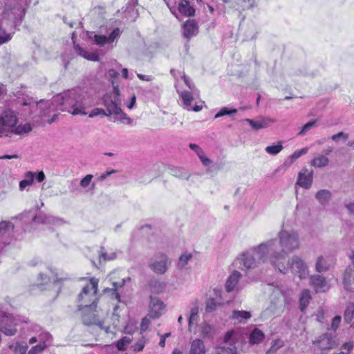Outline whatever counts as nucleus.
Masks as SVG:
<instances>
[{
    "label": "nucleus",
    "instance_id": "f257e3e1",
    "mask_svg": "<svg viewBox=\"0 0 354 354\" xmlns=\"http://www.w3.org/2000/svg\"><path fill=\"white\" fill-rule=\"evenodd\" d=\"M279 241L276 239L268 240L274 243L270 252V263L281 273L288 272V266L286 265L287 256L289 253L300 248L299 235L295 230H281L277 234Z\"/></svg>",
    "mask_w": 354,
    "mask_h": 354
},
{
    "label": "nucleus",
    "instance_id": "f03ea898",
    "mask_svg": "<svg viewBox=\"0 0 354 354\" xmlns=\"http://www.w3.org/2000/svg\"><path fill=\"white\" fill-rule=\"evenodd\" d=\"M53 104L61 111L74 115H87L86 110L93 105L92 99L83 95L79 89L68 90L56 95L53 97Z\"/></svg>",
    "mask_w": 354,
    "mask_h": 354
},
{
    "label": "nucleus",
    "instance_id": "7ed1b4c3",
    "mask_svg": "<svg viewBox=\"0 0 354 354\" xmlns=\"http://www.w3.org/2000/svg\"><path fill=\"white\" fill-rule=\"evenodd\" d=\"M273 241H264L257 246L243 252L236 260L242 270L254 269L262 263H270V252L274 246Z\"/></svg>",
    "mask_w": 354,
    "mask_h": 354
},
{
    "label": "nucleus",
    "instance_id": "20e7f679",
    "mask_svg": "<svg viewBox=\"0 0 354 354\" xmlns=\"http://www.w3.org/2000/svg\"><path fill=\"white\" fill-rule=\"evenodd\" d=\"M29 124H19L16 113L6 109L0 114V134L6 137H11L12 135L21 136L31 131Z\"/></svg>",
    "mask_w": 354,
    "mask_h": 354
},
{
    "label": "nucleus",
    "instance_id": "39448f33",
    "mask_svg": "<svg viewBox=\"0 0 354 354\" xmlns=\"http://www.w3.org/2000/svg\"><path fill=\"white\" fill-rule=\"evenodd\" d=\"M98 279L91 278L82 289L78 297L79 310L95 308L97 301Z\"/></svg>",
    "mask_w": 354,
    "mask_h": 354
},
{
    "label": "nucleus",
    "instance_id": "423d86ee",
    "mask_svg": "<svg viewBox=\"0 0 354 354\" xmlns=\"http://www.w3.org/2000/svg\"><path fill=\"white\" fill-rule=\"evenodd\" d=\"M28 318L19 315L13 316L0 311V331L6 335H15L17 331V326L21 323H28Z\"/></svg>",
    "mask_w": 354,
    "mask_h": 354
},
{
    "label": "nucleus",
    "instance_id": "0eeeda50",
    "mask_svg": "<svg viewBox=\"0 0 354 354\" xmlns=\"http://www.w3.org/2000/svg\"><path fill=\"white\" fill-rule=\"evenodd\" d=\"M292 274L298 276L300 279H306L309 275L308 267L305 261L298 255H294L290 260L286 261Z\"/></svg>",
    "mask_w": 354,
    "mask_h": 354
},
{
    "label": "nucleus",
    "instance_id": "6e6552de",
    "mask_svg": "<svg viewBox=\"0 0 354 354\" xmlns=\"http://www.w3.org/2000/svg\"><path fill=\"white\" fill-rule=\"evenodd\" d=\"M182 100L183 107L187 111H194L198 112L202 109L201 105H194L193 102L196 98L199 97V91H182L177 90Z\"/></svg>",
    "mask_w": 354,
    "mask_h": 354
},
{
    "label": "nucleus",
    "instance_id": "1a4fd4ad",
    "mask_svg": "<svg viewBox=\"0 0 354 354\" xmlns=\"http://www.w3.org/2000/svg\"><path fill=\"white\" fill-rule=\"evenodd\" d=\"M169 264L167 255L159 253L150 259L149 266L154 272L162 274L167 270Z\"/></svg>",
    "mask_w": 354,
    "mask_h": 354
},
{
    "label": "nucleus",
    "instance_id": "9d476101",
    "mask_svg": "<svg viewBox=\"0 0 354 354\" xmlns=\"http://www.w3.org/2000/svg\"><path fill=\"white\" fill-rule=\"evenodd\" d=\"M313 343L320 350L332 349L337 344L336 337L329 333L320 335Z\"/></svg>",
    "mask_w": 354,
    "mask_h": 354
},
{
    "label": "nucleus",
    "instance_id": "9b49d317",
    "mask_svg": "<svg viewBox=\"0 0 354 354\" xmlns=\"http://www.w3.org/2000/svg\"><path fill=\"white\" fill-rule=\"evenodd\" d=\"M21 24H0V45L8 42Z\"/></svg>",
    "mask_w": 354,
    "mask_h": 354
},
{
    "label": "nucleus",
    "instance_id": "f8f14e48",
    "mask_svg": "<svg viewBox=\"0 0 354 354\" xmlns=\"http://www.w3.org/2000/svg\"><path fill=\"white\" fill-rule=\"evenodd\" d=\"M32 220L36 223L48 225L50 226H58L64 223L62 219L43 213H39L35 216Z\"/></svg>",
    "mask_w": 354,
    "mask_h": 354
},
{
    "label": "nucleus",
    "instance_id": "ddd939ff",
    "mask_svg": "<svg viewBox=\"0 0 354 354\" xmlns=\"http://www.w3.org/2000/svg\"><path fill=\"white\" fill-rule=\"evenodd\" d=\"M335 264L333 257L330 256H319L315 263V270L318 272H326L328 270Z\"/></svg>",
    "mask_w": 354,
    "mask_h": 354
},
{
    "label": "nucleus",
    "instance_id": "4468645a",
    "mask_svg": "<svg viewBox=\"0 0 354 354\" xmlns=\"http://www.w3.org/2000/svg\"><path fill=\"white\" fill-rule=\"evenodd\" d=\"M242 274L237 270H234L229 276L225 283V290L227 292L239 291L242 288L239 285V281Z\"/></svg>",
    "mask_w": 354,
    "mask_h": 354
},
{
    "label": "nucleus",
    "instance_id": "2eb2a0df",
    "mask_svg": "<svg viewBox=\"0 0 354 354\" xmlns=\"http://www.w3.org/2000/svg\"><path fill=\"white\" fill-rule=\"evenodd\" d=\"M245 121L247 122L254 130H259L268 128L270 123L275 122L276 120L268 117H260L257 120L247 118Z\"/></svg>",
    "mask_w": 354,
    "mask_h": 354
},
{
    "label": "nucleus",
    "instance_id": "dca6fc26",
    "mask_svg": "<svg viewBox=\"0 0 354 354\" xmlns=\"http://www.w3.org/2000/svg\"><path fill=\"white\" fill-rule=\"evenodd\" d=\"M313 171H309L308 169H302L298 174L297 185L304 189H309L313 183Z\"/></svg>",
    "mask_w": 354,
    "mask_h": 354
},
{
    "label": "nucleus",
    "instance_id": "f3484780",
    "mask_svg": "<svg viewBox=\"0 0 354 354\" xmlns=\"http://www.w3.org/2000/svg\"><path fill=\"white\" fill-rule=\"evenodd\" d=\"M165 305L163 302L156 298H151L150 301V311L148 315L149 318H158L162 313L164 310Z\"/></svg>",
    "mask_w": 354,
    "mask_h": 354
},
{
    "label": "nucleus",
    "instance_id": "a211bd4d",
    "mask_svg": "<svg viewBox=\"0 0 354 354\" xmlns=\"http://www.w3.org/2000/svg\"><path fill=\"white\" fill-rule=\"evenodd\" d=\"M120 30L119 28H115L109 37L105 35H94V39L95 43L99 46H104L105 44H110L114 41L120 35Z\"/></svg>",
    "mask_w": 354,
    "mask_h": 354
},
{
    "label": "nucleus",
    "instance_id": "6ab92c4d",
    "mask_svg": "<svg viewBox=\"0 0 354 354\" xmlns=\"http://www.w3.org/2000/svg\"><path fill=\"white\" fill-rule=\"evenodd\" d=\"M310 284L316 292H326L328 290V286L325 278L319 274H315L310 278Z\"/></svg>",
    "mask_w": 354,
    "mask_h": 354
},
{
    "label": "nucleus",
    "instance_id": "aec40b11",
    "mask_svg": "<svg viewBox=\"0 0 354 354\" xmlns=\"http://www.w3.org/2000/svg\"><path fill=\"white\" fill-rule=\"evenodd\" d=\"M234 331H228L224 337V342L229 344L230 346H223L221 348V351L218 352L217 354H236V348L232 344L234 342L233 339Z\"/></svg>",
    "mask_w": 354,
    "mask_h": 354
},
{
    "label": "nucleus",
    "instance_id": "412c9836",
    "mask_svg": "<svg viewBox=\"0 0 354 354\" xmlns=\"http://www.w3.org/2000/svg\"><path fill=\"white\" fill-rule=\"evenodd\" d=\"M95 308L92 309H84L81 310L82 311V321L85 325H91L96 324L98 325L100 322L98 321L97 318V315L95 313Z\"/></svg>",
    "mask_w": 354,
    "mask_h": 354
},
{
    "label": "nucleus",
    "instance_id": "4be33fe9",
    "mask_svg": "<svg viewBox=\"0 0 354 354\" xmlns=\"http://www.w3.org/2000/svg\"><path fill=\"white\" fill-rule=\"evenodd\" d=\"M206 352L207 350L203 340L195 339L190 342L188 354H206Z\"/></svg>",
    "mask_w": 354,
    "mask_h": 354
},
{
    "label": "nucleus",
    "instance_id": "5701e85b",
    "mask_svg": "<svg viewBox=\"0 0 354 354\" xmlns=\"http://www.w3.org/2000/svg\"><path fill=\"white\" fill-rule=\"evenodd\" d=\"M131 281L130 277H126L122 279L120 281H116L113 283V288L112 289H106V292H111V295L113 298H115L118 302L121 301L120 295L119 293V288H122L127 282Z\"/></svg>",
    "mask_w": 354,
    "mask_h": 354
},
{
    "label": "nucleus",
    "instance_id": "b1692460",
    "mask_svg": "<svg viewBox=\"0 0 354 354\" xmlns=\"http://www.w3.org/2000/svg\"><path fill=\"white\" fill-rule=\"evenodd\" d=\"M182 32L184 37L189 39L198 34V26L197 24H183L182 26Z\"/></svg>",
    "mask_w": 354,
    "mask_h": 354
},
{
    "label": "nucleus",
    "instance_id": "393cba45",
    "mask_svg": "<svg viewBox=\"0 0 354 354\" xmlns=\"http://www.w3.org/2000/svg\"><path fill=\"white\" fill-rule=\"evenodd\" d=\"M104 104L108 111V113H106V116L113 115L114 119H115V118H117L122 111L118 104L112 100L107 101L105 100Z\"/></svg>",
    "mask_w": 354,
    "mask_h": 354
},
{
    "label": "nucleus",
    "instance_id": "a878e982",
    "mask_svg": "<svg viewBox=\"0 0 354 354\" xmlns=\"http://www.w3.org/2000/svg\"><path fill=\"white\" fill-rule=\"evenodd\" d=\"M74 49L79 55L87 60L96 62L99 59V56L97 53L88 52L87 50L81 48L78 44L74 46Z\"/></svg>",
    "mask_w": 354,
    "mask_h": 354
},
{
    "label": "nucleus",
    "instance_id": "bb28decb",
    "mask_svg": "<svg viewBox=\"0 0 354 354\" xmlns=\"http://www.w3.org/2000/svg\"><path fill=\"white\" fill-rule=\"evenodd\" d=\"M178 8L179 12L186 17H192L195 14V9L186 0H182L179 3Z\"/></svg>",
    "mask_w": 354,
    "mask_h": 354
},
{
    "label": "nucleus",
    "instance_id": "cd10ccee",
    "mask_svg": "<svg viewBox=\"0 0 354 354\" xmlns=\"http://www.w3.org/2000/svg\"><path fill=\"white\" fill-rule=\"evenodd\" d=\"M8 348L12 351L14 354H26L28 346L24 342H16L9 344Z\"/></svg>",
    "mask_w": 354,
    "mask_h": 354
},
{
    "label": "nucleus",
    "instance_id": "c85d7f7f",
    "mask_svg": "<svg viewBox=\"0 0 354 354\" xmlns=\"http://www.w3.org/2000/svg\"><path fill=\"white\" fill-rule=\"evenodd\" d=\"M250 317L251 313L246 310H234L231 316L232 319L239 323L245 322Z\"/></svg>",
    "mask_w": 354,
    "mask_h": 354
},
{
    "label": "nucleus",
    "instance_id": "c756f323",
    "mask_svg": "<svg viewBox=\"0 0 354 354\" xmlns=\"http://www.w3.org/2000/svg\"><path fill=\"white\" fill-rule=\"evenodd\" d=\"M331 196V192L328 189L319 190L315 195L316 199L322 205L327 204L329 202Z\"/></svg>",
    "mask_w": 354,
    "mask_h": 354
},
{
    "label": "nucleus",
    "instance_id": "7c9ffc66",
    "mask_svg": "<svg viewBox=\"0 0 354 354\" xmlns=\"http://www.w3.org/2000/svg\"><path fill=\"white\" fill-rule=\"evenodd\" d=\"M35 174L32 171H27L24 174V178L19 182L20 190L25 189L27 187L30 186L34 181Z\"/></svg>",
    "mask_w": 354,
    "mask_h": 354
},
{
    "label": "nucleus",
    "instance_id": "2f4dec72",
    "mask_svg": "<svg viewBox=\"0 0 354 354\" xmlns=\"http://www.w3.org/2000/svg\"><path fill=\"white\" fill-rule=\"evenodd\" d=\"M264 333L258 328H254L250 335L249 342L251 344H259L264 339Z\"/></svg>",
    "mask_w": 354,
    "mask_h": 354
},
{
    "label": "nucleus",
    "instance_id": "473e14b6",
    "mask_svg": "<svg viewBox=\"0 0 354 354\" xmlns=\"http://www.w3.org/2000/svg\"><path fill=\"white\" fill-rule=\"evenodd\" d=\"M14 225L9 221H2L0 223V234L2 236H10L13 232Z\"/></svg>",
    "mask_w": 354,
    "mask_h": 354
},
{
    "label": "nucleus",
    "instance_id": "72a5a7b5",
    "mask_svg": "<svg viewBox=\"0 0 354 354\" xmlns=\"http://www.w3.org/2000/svg\"><path fill=\"white\" fill-rule=\"evenodd\" d=\"M52 272V276L48 277L44 274H39V278L41 279V281L44 282V283H47L48 281H53L58 282V281H62L65 279H66V277H59L57 272H55L54 271ZM43 283H39V285H41Z\"/></svg>",
    "mask_w": 354,
    "mask_h": 354
},
{
    "label": "nucleus",
    "instance_id": "f704fd0d",
    "mask_svg": "<svg viewBox=\"0 0 354 354\" xmlns=\"http://www.w3.org/2000/svg\"><path fill=\"white\" fill-rule=\"evenodd\" d=\"M93 176L91 174H87L80 180V186L86 189V191H93L95 189V183H92Z\"/></svg>",
    "mask_w": 354,
    "mask_h": 354
},
{
    "label": "nucleus",
    "instance_id": "c9c22d12",
    "mask_svg": "<svg viewBox=\"0 0 354 354\" xmlns=\"http://www.w3.org/2000/svg\"><path fill=\"white\" fill-rule=\"evenodd\" d=\"M328 162L329 160L326 156L319 155L311 160L310 165L315 167H323L327 166Z\"/></svg>",
    "mask_w": 354,
    "mask_h": 354
},
{
    "label": "nucleus",
    "instance_id": "e433bc0d",
    "mask_svg": "<svg viewBox=\"0 0 354 354\" xmlns=\"http://www.w3.org/2000/svg\"><path fill=\"white\" fill-rule=\"evenodd\" d=\"M311 299L310 292L308 290H304L299 298L300 301V309L301 311H304L306 308L309 304L310 300Z\"/></svg>",
    "mask_w": 354,
    "mask_h": 354
},
{
    "label": "nucleus",
    "instance_id": "4c0bfd02",
    "mask_svg": "<svg viewBox=\"0 0 354 354\" xmlns=\"http://www.w3.org/2000/svg\"><path fill=\"white\" fill-rule=\"evenodd\" d=\"M354 319V303H349L344 311V319L347 324L351 323Z\"/></svg>",
    "mask_w": 354,
    "mask_h": 354
},
{
    "label": "nucleus",
    "instance_id": "58836bf2",
    "mask_svg": "<svg viewBox=\"0 0 354 354\" xmlns=\"http://www.w3.org/2000/svg\"><path fill=\"white\" fill-rule=\"evenodd\" d=\"M192 257L193 256L191 253L187 252H184L180 256L177 266L180 269L184 268L188 264Z\"/></svg>",
    "mask_w": 354,
    "mask_h": 354
},
{
    "label": "nucleus",
    "instance_id": "ea45409f",
    "mask_svg": "<svg viewBox=\"0 0 354 354\" xmlns=\"http://www.w3.org/2000/svg\"><path fill=\"white\" fill-rule=\"evenodd\" d=\"M171 173L174 176L178 177L182 179H188L189 174L188 171L182 167H174L171 169Z\"/></svg>",
    "mask_w": 354,
    "mask_h": 354
},
{
    "label": "nucleus",
    "instance_id": "a19ab883",
    "mask_svg": "<svg viewBox=\"0 0 354 354\" xmlns=\"http://www.w3.org/2000/svg\"><path fill=\"white\" fill-rule=\"evenodd\" d=\"M283 149V146L281 142H279L275 145H270L266 147L265 151L267 153L275 156L278 154Z\"/></svg>",
    "mask_w": 354,
    "mask_h": 354
},
{
    "label": "nucleus",
    "instance_id": "79ce46f5",
    "mask_svg": "<svg viewBox=\"0 0 354 354\" xmlns=\"http://www.w3.org/2000/svg\"><path fill=\"white\" fill-rule=\"evenodd\" d=\"M354 280V271L351 269H347L344 276V284L346 289L349 288V285Z\"/></svg>",
    "mask_w": 354,
    "mask_h": 354
},
{
    "label": "nucleus",
    "instance_id": "37998d69",
    "mask_svg": "<svg viewBox=\"0 0 354 354\" xmlns=\"http://www.w3.org/2000/svg\"><path fill=\"white\" fill-rule=\"evenodd\" d=\"M115 120H118L120 121L121 123H123L124 124H128V125H133V120L129 118L125 113H124L122 111H121V113L118 115L117 118H115V119H114Z\"/></svg>",
    "mask_w": 354,
    "mask_h": 354
},
{
    "label": "nucleus",
    "instance_id": "c03bdc74",
    "mask_svg": "<svg viewBox=\"0 0 354 354\" xmlns=\"http://www.w3.org/2000/svg\"><path fill=\"white\" fill-rule=\"evenodd\" d=\"M48 346L47 344L39 343L38 344L33 346L28 351V354H39Z\"/></svg>",
    "mask_w": 354,
    "mask_h": 354
},
{
    "label": "nucleus",
    "instance_id": "a18cd8bd",
    "mask_svg": "<svg viewBox=\"0 0 354 354\" xmlns=\"http://www.w3.org/2000/svg\"><path fill=\"white\" fill-rule=\"evenodd\" d=\"M131 339L129 337H123L116 344V346L119 351L126 350L128 345L131 343Z\"/></svg>",
    "mask_w": 354,
    "mask_h": 354
},
{
    "label": "nucleus",
    "instance_id": "49530a36",
    "mask_svg": "<svg viewBox=\"0 0 354 354\" xmlns=\"http://www.w3.org/2000/svg\"><path fill=\"white\" fill-rule=\"evenodd\" d=\"M214 333V328L207 323H203L201 326V333L204 337H210Z\"/></svg>",
    "mask_w": 354,
    "mask_h": 354
},
{
    "label": "nucleus",
    "instance_id": "de8ad7c7",
    "mask_svg": "<svg viewBox=\"0 0 354 354\" xmlns=\"http://www.w3.org/2000/svg\"><path fill=\"white\" fill-rule=\"evenodd\" d=\"M100 258L104 260H113L117 258V254L115 252L108 254L104 248H101L100 251Z\"/></svg>",
    "mask_w": 354,
    "mask_h": 354
},
{
    "label": "nucleus",
    "instance_id": "09e8293b",
    "mask_svg": "<svg viewBox=\"0 0 354 354\" xmlns=\"http://www.w3.org/2000/svg\"><path fill=\"white\" fill-rule=\"evenodd\" d=\"M237 110L236 109H229L227 107H223L220 111L215 115L214 118H218L224 115H231L236 113Z\"/></svg>",
    "mask_w": 354,
    "mask_h": 354
},
{
    "label": "nucleus",
    "instance_id": "8fccbe9b",
    "mask_svg": "<svg viewBox=\"0 0 354 354\" xmlns=\"http://www.w3.org/2000/svg\"><path fill=\"white\" fill-rule=\"evenodd\" d=\"M38 339H39V343H44V344H47L48 345V343H49L51 340V335L49 333L42 330L38 334Z\"/></svg>",
    "mask_w": 354,
    "mask_h": 354
},
{
    "label": "nucleus",
    "instance_id": "3c124183",
    "mask_svg": "<svg viewBox=\"0 0 354 354\" xmlns=\"http://www.w3.org/2000/svg\"><path fill=\"white\" fill-rule=\"evenodd\" d=\"M198 308L197 306L192 307L190 310V315L189 317V327L191 328L192 324L194 322L198 317Z\"/></svg>",
    "mask_w": 354,
    "mask_h": 354
},
{
    "label": "nucleus",
    "instance_id": "603ef678",
    "mask_svg": "<svg viewBox=\"0 0 354 354\" xmlns=\"http://www.w3.org/2000/svg\"><path fill=\"white\" fill-rule=\"evenodd\" d=\"M354 344L352 342H346L342 346V351L337 353L336 354H348L353 349Z\"/></svg>",
    "mask_w": 354,
    "mask_h": 354
},
{
    "label": "nucleus",
    "instance_id": "864d4df0",
    "mask_svg": "<svg viewBox=\"0 0 354 354\" xmlns=\"http://www.w3.org/2000/svg\"><path fill=\"white\" fill-rule=\"evenodd\" d=\"M308 150V147H304L299 150H297L291 155L290 158L292 160H295L299 157H301L302 155L307 153Z\"/></svg>",
    "mask_w": 354,
    "mask_h": 354
},
{
    "label": "nucleus",
    "instance_id": "5fc2aeb1",
    "mask_svg": "<svg viewBox=\"0 0 354 354\" xmlns=\"http://www.w3.org/2000/svg\"><path fill=\"white\" fill-rule=\"evenodd\" d=\"M182 79L183 80L185 84L187 85V86L189 88V91H194V92L196 93V91H198L194 84L192 82V81L187 77L185 74L182 75Z\"/></svg>",
    "mask_w": 354,
    "mask_h": 354
},
{
    "label": "nucleus",
    "instance_id": "6e6d98bb",
    "mask_svg": "<svg viewBox=\"0 0 354 354\" xmlns=\"http://www.w3.org/2000/svg\"><path fill=\"white\" fill-rule=\"evenodd\" d=\"M239 4L243 10L249 9L254 6L255 0H240Z\"/></svg>",
    "mask_w": 354,
    "mask_h": 354
},
{
    "label": "nucleus",
    "instance_id": "4d7b16f0",
    "mask_svg": "<svg viewBox=\"0 0 354 354\" xmlns=\"http://www.w3.org/2000/svg\"><path fill=\"white\" fill-rule=\"evenodd\" d=\"M341 321H342L341 316L336 315L335 317H334L333 319H332L330 329L335 331L339 326Z\"/></svg>",
    "mask_w": 354,
    "mask_h": 354
},
{
    "label": "nucleus",
    "instance_id": "13d9d810",
    "mask_svg": "<svg viewBox=\"0 0 354 354\" xmlns=\"http://www.w3.org/2000/svg\"><path fill=\"white\" fill-rule=\"evenodd\" d=\"M198 156L204 166L207 167L211 165L212 160L206 156L204 151H202L201 153H199Z\"/></svg>",
    "mask_w": 354,
    "mask_h": 354
},
{
    "label": "nucleus",
    "instance_id": "bf43d9fd",
    "mask_svg": "<svg viewBox=\"0 0 354 354\" xmlns=\"http://www.w3.org/2000/svg\"><path fill=\"white\" fill-rule=\"evenodd\" d=\"M315 123L316 120H312L307 122L305 125H304V127L299 131V135H304L306 131L313 128L315 125Z\"/></svg>",
    "mask_w": 354,
    "mask_h": 354
},
{
    "label": "nucleus",
    "instance_id": "052dcab7",
    "mask_svg": "<svg viewBox=\"0 0 354 354\" xmlns=\"http://www.w3.org/2000/svg\"><path fill=\"white\" fill-rule=\"evenodd\" d=\"M100 115H104V116L107 115L106 112L104 109H100V108H95L91 111V113L88 114V116L90 118H93L95 116Z\"/></svg>",
    "mask_w": 354,
    "mask_h": 354
},
{
    "label": "nucleus",
    "instance_id": "680f3d73",
    "mask_svg": "<svg viewBox=\"0 0 354 354\" xmlns=\"http://www.w3.org/2000/svg\"><path fill=\"white\" fill-rule=\"evenodd\" d=\"M150 319L149 317H145L142 319L140 324V329L142 331H145L150 325Z\"/></svg>",
    "mask_w": 354,
    "mask_h": 354
},
{
    "label": "nucleus",
    "instance_id": "e2e57ef3",
    "mask_svg": "<svg viewBox=\"0 0 354 354\" xmlns=\"http://www.w3.org/2000/svg\"><path fill=\"white\" fill-rule=\"evenodd\" d=\"M116 171L114 169L106 171V172L102 174L97 177V180L99 181H104L109 176L111 175L112 174L115 173Z\"/></svg>",
    "mask_w": 354,
    "mask_h": 354
},
{
    "label": "nucleus",
    "instance_id": "0e129e2a",
    "mask_svg": "<svg viewBox=\"0 0 354 354\" xmlns=\"http://www.w3.org/2000/svg\"><path fill=\"white\" fill-rule=\"evenodd\" d=\"M145 345V341L144 339H140L134 346L133 350L135 351H140L143 349Z\"/></svg>",
    "mask_w": 354,
    "mask_h": 354
},
{
    "label": "nucleus",
    "instance_id": "69168bd1",
    "mask_svg": "<svg viewBox=\"0 0 354 354\" xmlns=\"http://www.w3.org/2000/svg\"><path fill=\"white\" fill-rule=\"evenodd\" d=\"M343 138L344 140L348 138V135L344 133V132H339L337 134H335L331 137V139L337 142L339 138Z\"/></svg>",
    "mask_w": 354,
    "mask_h": 354
},
{
    "label": "nucleus",
    "instance_id": "338daca9",
    "mask_svg": "<svg viewBox=\"0 0 354 354\" xmlns=\"http://www.w3.org/2000/svg\"><path fill=\"white\" fill-rule=\"evenodd\" d=\"M15 11H18L19 13L17 14V17H16V20L17 21H21L23 20V18L25 15V9L24 8H19L17 9H14Z\"/></svg>",
    "mask_w": 354,
    "mask_h": 354
},
{
    "label": "nucleus",
    "instance_id": "774afa93",
    "mask_svg": "<svg viewBox=\"0 0 354 354\" xmlns=\"http://www.w3.org/2000/svg\"><path fill=\"white\" fill-rule=\"evenodd\" d=\"M35 178L36 179V180L37 182L41 183L44 180L45 174H44V171H40L35 173Z\"/></svg>",
    "mask_w": 354,
    "mask_h": 354
}]
</instances>
